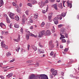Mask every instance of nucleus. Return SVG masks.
I'll use <instances>...</instances> for the list:
<instances>
[{
	"label": "nucleus",
	"mask_w": 79,
	"mask_h": 79,
	"mask_svg": "<svg viewBox=\"0 0 79 79\" xmlns=\"http://www.w3.org/2000/svg\"><path fill=\"white\" fill-rule=\"evenodd\" d=\"M37 77H39L40 79L41 77V79H48V77L45 74L39 75H38Z\"/></svg>",
	"instance_id": "nucleus-1"
},
{
	"label": "nucleus",
	"mask_w": 79,
	"mask_h": 79,
	"mask_svg": "<svg viewBox=\"0 0 79 79\" xmlns=\"http://www.w3.org/2000/svg\"><path fill=\"white\" fill-rule=\"evenodd\" d=\"M48 3V1L46 0L44 1V2L43 3L42 2H40L39 3V4L40 5V7L41 8H42L45 5L46 3Z\"/></svg>",
	"instance_id": "nucleus-2"
},
{
	"label": "nucleus",
	"mask_w": 79,
	"mask_h": 79,
	"mask_svg": "<svg viewBox=\"0 0 79 79\" xmlns=\"http://www.w3.org/2000/svg\"><path fill=\"white\" fill-rule=\"evenodd\" d=\"M1 44V47H2V48H5V49H8V47L5 44L4 41H2Z\"/></svg>",
	"instance_id": "nucleus-3"
},
{
	"label": "nucleus",
	"mask_w": 79,
	"mask_h": 79,
	"mask_svg": "<svg viewBox=\"0 0 79 79\" xmlns=\"http://www.w3.org/2000/svg\"><path fill=\"white\" fill-rule=\"evenodd\" d=\"M23 19L22 20V24L23 25H24L25 23V22L26 21V15H23Z\"/></svg>",
	"instance_id": "nucleus-4"
},
{
	"label": "nucleus",
	"mask_w": 79,
	"mask_h": 79,
	"mask_svg": "<svg viewBox=\"0 0 79 79\" xmlns=\"http://www.w3.org/2000/svg\"><path fill=\"white\" fill-rule=\"evenodd\" d=\"M44 35H50L51 34L50 31L49 30H48L46 31L44 30Z\"/></svg>",
	"instance_id": "nucleus-5"
},
{
	"label": "nucleus",
	"mask_w": 79,
	"mask_h": 79,
	"mask_svg": "<svg viewBox=\"0 0 79 79\" xmlns=\"http://www.w3.org/2000/svg\"><path fill=\"white\" fill-rule=\"evenodd\" d=\"M58 19H59V18L58 17H56L54 19V21L55 24H58Z\"/></svg>",
	"instance_id": "nucleus-6"
},
{
	"label": "nucleus",
	"mask_w": 79,
	"mask_h": 79,
	"mask_svg": "<svg viewBox=\"0 0 79 79\" xmlns=\"http://www.w3.org/2000/svg\"><path fill=\"white\" fill-rule=\"evenodd\" d=\"M44 32H45V31L44 30L43 31L41 32H40L39 33V37H43V35H45Z\"/></svg>",
	"instance_id": "nucleus-7"
},
{
	"label": "nucleus",
	"mask_w": 79,
	"mask_h": 79,
	"mask_svg": "<svg viewBox=\"0 0 79 79\" xmlns=\"http://www.w3.org/2000/svg\"><path fill=\"white\" fill-rule=\"evenodd\" d=\"M61 31H60V35H64V34L65 33V29H64V28H61Z\"/></svg>",
	"instance_id": "nucleus-8"
},
{
	"label": "nucleus",
	"mask_w": 79,
	"mask_h": 79,
	"mask_svg": "<svg viewBox=\"0 0 79 79\" xmlns=\"http://www.w3.org/2000/svg\"><path fill=\"white\" fill-rule=\"evenodd\" d=\"M9 16L11 18V19H14L15 18L13 17V16H15V14L13 13L10 12L9 14Z\"/></svg>",
	"instance_id": "nucleus-9"
},
{
	"label": "nucleus",
	"mask_w": 79,
	"mask_h": 79,
	"mask_svg": "<svg viewBox=\"0 0 79 79\" xmlns=\"http://www.w3.org/2000/svg\"><path fill=\"white\" fill-rule=\"evenodd\" d=\"M28 79H35V75L34 74L31 75L29 76Z\"/></svg>",
	"instance_id": "nucleus-10"
},
{
	"label": "nucleus",
	"mask_w": 79,
	"mask_h": 79,
	"mask_svg": "<svg viewBox=\"0 0 79 79\" xmlns=\"http://www.w3.org/2000/svg\"><path fill=\"white\" fill-rule=\"evenodd\" d=\"M67 4L68 6L70 7V8H72V4H71V3H69V1H68L67 2Z\"/></svg>",
	"instance_id": "nucleus-11"
},
{
	"label": "nucleus",
	"mask_w": 79,
	"mask_h": 79,
	"mask_svg": "<svg viewBox=\"0 0 79 79\" xmlns=\"http://www.w3.org/2000/svg\"><path fill=\"white\" fill-rule=\"evenodd\" d=\"M14 40L17 42H19L20 41V35H19V37L17 39H14Z\"/></svg>",
	"instance_id": "nucleus-12"
},
{
	"label": "nucleus",
	"mask_w": 79,
	"mask_h": 79,
	"mask_svg": "<svg viewBox=\"0 0 79 79\" xmlns=\"http://www.w3.org/2000/svg\"><path fill=\"white\" fill-rule=\"evenodd\" d=\"M38 50L39 53H44V50L40 49H38Z\"/></svg>",
	"instance_id": "nucleus-13"
},
{
	"label": "nucleus",
	"mask_w": 79,
	"mask_h": 79,
	"mask_svg": "<svg viewBox=\"0 0 79 79\" xmlns=\"http://www.w3.org/2000/svg\"><path fill=\"white\" fill-rule=\"evenodd\" d=\"M12 76H13V73H10L6 76V77H8V78H10V77H12Z\"/></svg>",
	"instance_id": "nucleus-14"
},
{
	"label": "nucleus",
	"mask_w": 79,
	"mask_h": 79,
	"mask_svg": "<svg viewBox=\"0 0 79 79\" xmlns=\"http://www.w3.org/2000/svg\"><path fill=\"white\" fill-rule=\"evenodd\" d=\"M31 47L35 51H36V50L37 49V47L35 46L34 45H32Z\"/></svg>",
	"instance_id": "nucleus-15"
},
{
	"label": "nucleus",
	"mask_w": 79,
	"mask_h": 79,
	"mask_svg": "<svg viewBox=\"0 0 79 79\" xmlns=\"http://www.w3.org/2000/svg\"><path fill=\"white\" fill-rule=\"evenodd\" d=\"M48 19H49V22H52V15H50L48 16Z\"/></svg>",
	"instance_id": "nucleus-16"
},
{
	"label": "nucleus",
	"mask_w": 79,
	"mask_h": 79,
	"mask_svg": "<svg viewBox=\"0 0 79 79\" xmlns=\"http://www.w3.org/2000/svg\"><path fill=\"white\" fill-rule=\"evenodd\" d=\"M3 0H0V7H1L2 6H3Z\"/></svg>",
	"instance_id": "nucleus-17"
},
{
	"label": "nucleus",
	"mask_w": 79,
	"mask_h": 79,
	"mask_svg": "<svg viewBox=\"0 0 79 79\" xmlns=\"http://www.w3.org/2000/svg\"><path fill=\"white\" fill-rule=\"evenodd\" d=\"M11 52H8L6 53V56L7 57H9L10 56H11Z\"/></svg>",
	"instance_id": "nucleus-18"
},
{
	"label": "nucleus",
	"mask_w": 79,
	"mask_h": 79,
	"mask_svg": "<svg viewBox=\"0 0 79 79\" xmlns=\"http://www.w3.org/2000/svg\"><path fill=\"white\" fill-rule=\"evenodd\" d=\"M58 6L60 7V8H61V9H62L63 8V6H62V3H60V4H59L58 5Z\"/></svg>",
	"instance_id": "nucleus-19"
},
{
	"label": "nucleus",
	"mask_w": 79,
	"mask_h": 79,
	"mask_svg": "<svg viewBox=\"0 0 79 79\" xmlns=\"http://www.w3.org/2000/svg\"><path fill=\"white\" fill-rule=\"evenodd\" d=\"M57 74V71H56V70L55 71H54L52 72V75H53V76H56Z\"/></svg>",
	"instance_id": "nucleus-20"
},
{
	"label": "nucleus",
	"mask_w": 79,
	"mask_h": 79,
	"mask_svg": "<svg viewBox=\"0 0 79 79\" xmlns=\"http://www.w3.org/2000/svg\"><path fill=\"white\" fill-rule=\"evenodd\" d=\"M38 18V14H35L34 15V18L35 19H37Z\"/></svg>",
	"instance_id": "nucleus-21"
},
{
	"label": "nucleus",
	"mask_w": 79,
	"mask_h": 79,
	"mask_svg": "<svg viewBox=\"0 0 79 79\" xmlns=\"http://www.w3.org/2000/svg\"><path fill=\"white\" fill-rule=\"evenodd\" d=\"M52 5L55 10H58V8H57V5H56V4H54Z\"/></svg>",
	"instance_id": "nucleus-22"
},
{
	"label": "nucleus",
	"mask_w": 79,
	"mask_h": 79,
	"mask_svg": "<svg viewBox=\"0 0 79 79\" xmlns=\"http://www.w3.org/2000/svg\"><path fill=\"white\" fill-rule=\"evenodd\" d=\"M14 26L15 27H16V28H18L19 27V26L17 23H15Z\"/></svg>",
	"instance_id": "nucleus-23"
},
{
	"label": "nucleus",
	"mask_w": 79,
	"mask_h": 79,
	"mask_svg": "<svg viewBox=\"0 0 79 79\" xmlns=\"http://www.w3.org/2000/svg\"><path fill=\"white\" fill-rule=\"evenodd\" d=\"M30 2L32 3V4H34V3H35V0H31Z\"/></svg>",
	"instance_id": "nucleus-24"
},
{
	"label": "nucleus",
	"mask_w": 79,
	"mask_h": 79,
	"mask_svg": "<svg viewBox=\"0 0 79 79\" xmlns=\"http://www.w3.org/2000/svg\"><path fill=\"white\" fill-rule=\"evenodd\" d=\"M15 19L16 21H18L19 19V16H16L15 17Z\"/></svg>",
	"instance_id": "nucleus-25"
},
{
	"label": "nucleus",
	"mask_w": 79,
	"mask_h": 79,
	"mask_svg": "<svg viewBox=\"0 0 79 79\" xmlns=\"http://www.w3.org/2000/svg\"><path fill=\"white\" fill-rule=\"evenodd\" d=\"M61 37L60 38V40H61L62 39H64L65 38V37H64V36L63 35H60Z\"/></svg>",
	"instance_id": "nucleus-26"
},
{
	"label": "nucleus",
	"mask_w": 79,
	"mask_h": 79,
	"mask_svg": "<svg viewBox=\"0 0 79 79\" xmlns=\"http://www.w3.org/2000/svg\"><path fill=\"white\" fill-rule=\"evenodd\" d=\"M26 37L27 40H28L29 39V35H26Z\"/></svg>",
	"instance_id": "nucleus-27"
},
{
	"label": "nucleus",
	"mask_w": 79,
	"mask_h": 79,
	"mask_svg": "<svg viewBox=\"0 0 79 79\" xmlns=\"http://www.w3.org/2000/svg\"><path fill=\"white\" fill-rule=\"evenodd\" d=\"M6 19L7 22L8 23H10V19H9L8 18V17H6Z\"/></svg>",
	"instance_id": "nucleus-28"
},
{
	"label": "nucleus",
	"mask_w": 79,
	"mask_h": 79,
	"mask_svg": "<svg viewBox=\"0 0 79 79\" xmlns=\"http://www.w3.org/2000/svg\"><path fill=\"white\" fill-rule=\"evenodd\" d=\"M19 50H20V47H17L15 48V50L17 52H19Z\"/></svg>",
	"instance_id": "nucleus-29"
},
{
	"label": "nucleus",
	"mask_w": 79,
	"mask_h": 79,
	"mask_svg": "<svg viewBox=\"0 0 79 79\" xmlns=\"http://www.w3.org/2000/svg\"><path fill=\"white\" fill-rule=\"evenodd\" d=\"M29 35H30V36H34L35 37H37V36H35V35H34L33 34L31 33H30L29 34Z\"/></svg>",
	"instance_id": "nucleus-30"
},
{
	"label": "nucleus",
	"mask_w": 79,
	"mask_h": 79,
	"mask_svg": "<svg viewBox=\"0 0 79 79\" xmlns=\"http://www.w3.org/2000/svg\"><path fill=\"white\" fill-rule=\"evenodd\" d=\"M62 16V17H65L66 16V13H62L61 14Z\"/></svg>",
	"instance_id": "nucleus-31"
},
{
	"label": "nucleus",
	"mask_w": 79,
	"mask_h": 79,
	"mask_svg": "<svg viewBox=\"0 0 79 79\" xmlns=\"http://www.w3.org/2000/svg\"><path fill=\"white\" fill-rule=\"evenodd\" d=\"M50 48H53L54 47V45L53 44H50Z\"/></svg>",
	"instance_id": "nucleus-32"
},
{
	"label": "nucleus",
	"mask_w": 79,
	"mask_h": 79,
	"mask_svg": "<svg viewBox=\"0 0 79 79\" xmlns=\"http://www.w3.org/2000/svg\"><path fill=\"white\" fill-rule=\"evenodd\" d=\"M45 25V23L44 22H43V23H42V24L41 25V26L42 27H44V25Z\"/></svg>",
	"instance_id": "nucleus-33"
},
{
	"label": "nucleus",
	"mask_w": 79,
	"mask_h": 79,
	"mask_svg": "<svg viewBox=\"0 0 79 79\" xmlns=\"http://www.w3.org/2000/svg\"><path fill=\"white\" fill-rule=\"evenodd\" d=\"M39 66V63H36L35 65V67H38Z\"/></svg>",
	"instance_id": "nucleus-34"
},
{
	"label": "nucleus",
	"mask_w": 79,
	"mask_h": 79,
	"mask_svg": "<svg viewBox=\"0 0 79 79\" xmlns=\"http://www.w3.org/2000/svg\"><path fill=\"white\" fill-rule=\"evenodd\" d=\"M29 12V10H27L25 11V13L27 15H28Z\"/></svg>",
	"instance_id": "nucleus-35"
},
{
	"label": "nucleus",
	"mask_w": 79,
	"mask_h": 79,
	"mask_svg": "<svg viewBox=\"0 0 79 79\" xmlns=\"http://www.w3.org/2000/svg\"><path fill=\"white\" fill-rule=\"evenodd\" d=\"M66 42V40L65 39L62 40V43H65Z\"/></svg>",
	"instance_id": "nucleus-36"
},
{
	"label": "nucleus",
	"mask_w": 79,
	"mask_h": 79,
	"mask_svg": "<svg viewBox=\"0 0 79 79\" xmlns=\"http://www.w3.org/2000/svg\"><path fill=\"white\" fill-rule=\"evenodd\" d=\"M58 17L59 18V19L60 20H61L62 19V17H61V15H59V16Z\"/></svg>",
	"instance_id": "nucleus-37"
},
{
	"label": "nucleus",
	"mask_w": 79,
	"mask_h": 79,
	"mask_svg": "<svg viewBox=\"0 0 79 79\" xmlns=\"http://www.w3.org/2000/svg\"><path fill=\"white\" fill-rule=\"evenodd\" d=\"M28 6H30V7H32V4H31L30 3H28L27 4Z\"/></svg>",
	"instance_id": "nucleus-38"
},
{
	"label": "nucleus",
	"mask_w": 79,
	"mask_h": 79,
	"mask_svg": "<svg viewBox=\"0 0 79 79\" xmlns=\"http://www.w3.org/2000/svg\"><path fill=\"white\" fill-rule=\"evenodd\" d=\"M54 71H55V69H52L51 70V73H53Z\"/></svg>",
	"instance_id": "nucleus-39"
},
{
	"label": "nucleus",
	"mask_w": 79,
	"mask_h": 79,
	"mask_svg": "<svg viewBox=\"0 0 79 79\" xmlns=\"http://www.w3.org/2000/svg\"><path fill=\"white\" fill-rule=\"evenodd\" d=\"M17 11H18V13H19V12H20V11H21V9H18L17 10Z\"/></svg>",
	"instance_id": "nucleus-40"
},
{
	"label": "nucleus",
	"mask_w": 79,
	"mask_h": 79,
	"mask_svg": "<svg viewBox=\"0 0 79 79\" xmlns=\"http://www.w3.org/2000/svg\"><path fill=\"white\" fill-rule=\"evenodd\" d=\"M68 50V48H65L64 50V52H66Z\"/></svg>",
	"instance_id": "nucleus-41"
},
{
	"label": "nucleus",
	"mask_w": 79,
	"mask_h": 79,
	"mask_svg": "<svg viewBox=\"0 0 79 79\" xmlns=\"http://www.w3.org/2000/svg\"><path fill=\"white\" fill-rule=\"evenodd\" d=\"M4 34L5 35H8V31H6L4 32Z\"/></svg>",
	"instance_id": "nucleus-42"
},
{
	"label": "nucleus",
	"mask_w": 79,
	"mask_h": 79,
	"mask_svg": "<svg viewBox=\"0 0 79 79\" xmlns=\"http://www.w3.org/2000/svg\"><path fill=\"white\" fill-rule=\"evenodd\" d=\"M30 23H33V20L32 19H30L29 21Z\"/></svg>",
	"instance_id": "nucleus-43"
},
{
	"label": "nucleus",
	"mask_w": 79,
	"mask_h": 79,
	"mask_svg": "<svg viewBox=\"0 0 79 79\" xmlns=\"http://www.w3.org/2000/svg\"><path fill=\"white\" fill-rule=\"evenodd\" d=\"M53 27L54 28H53V29L52 30V31L53 32H55V27Z\"/></svg>",
	"instance_id": "nucleus-44"
},
{
	"label": "nucleus",
	"mask_w": 79,
	"mask_h": 79,
	"mask_svg": "<svg viewBox=\"0 0 79 79\" xmlns=\"http://www.w3.org/2000/svg\"><path fill=\"white\" fill-rule=\"evenodd\" d=\"M25 31L26 32H28V33H30V32L29 31H28V30L27 29H26L25 30Z\"/></svg>",
	"instance_id": "nucleus-45"
},
{
	"label": "nucleus",
	"mask_w": 79,
	"mask_h": 79,
	"mask_svg": "<svg viewBox=\"0 0 79 79\" xmlns=\"http://www.w3.org/2000/svg\"><path fill=\"white\" fill-rule=\"evenodd\" d=\"M20 32H21L22 34L23 33V28H21V29H20Z\"/></svg>",
	"instance_id": "nucleus-46"
},
{
	"label": "nucleus",
	"mask_w": 79,
	"mask_h": 79,
	"mask_svg": "<svg viewBox=\"0 0 79 79\" xmlns=\"http://www.w3.org/2000/svg\"><path fill=\"white\" fill-rule=\"evenodd\" d=\"M50 2H51V3H53L54 2H55V0H49Z\"/></svg>",
	"instance_id": "nucleus-47"
},
{
	"label": "nucleus",
	"mask_w": 79,
	"mask_h": 79,
	"mask_svg": "<svg viewBox=\"0 0 79 79\" xmlns=\"http://www.w3.org/2000/svg\"><path fill=\"white\" fill-rule=\"evenodd\" d=\"M64 72H61V74L62 76H64Z\"/></svg>",
	"instance_id": "nucleus-48"
},
{
	"label": "nucleus",
	"mask_w": 79,
	"mask_h": 79,
	"mask_svg": "<svg viewBox=\"0 0 79 79\" xmlns=\"http://www.w3.org/2000/svg\"><path fill=\"white\" fill-rule=\"evenodd\" d=\"M62 26V24H60L58 25V27L59 28H60V27H61Z\"/></svg>",
	"instance_id": "nucleus-49"
},
{
	"label": "nucleus",
	"mask_w": 79,
	"mask_h": 79,
	"mask_svg": "<svg viewBox=\"0 0 79 79\" xmlns=\"http://www.w3.org/2000/svg\"><path fill=\"white\" fill-rule=\"evenodd\" d=\"M0 78H1V79H4L5 78V77H3L2 75L0 76Z\"/></svg>",
	"instance_id": "nucleus-50"
},
{
	"label": "nucleus",
	"mask_w": 79,
	"mask_h": 79,
	"mask_svg": "<svg viewBox=\"0 0 79 79\" xmlns=\"http://www.w3.org/2000/svg\"><path fill=\"white\" fill-rule=\"evenodd\" d=\"M53 55V52H52L50 53V55L52 56Z\"/></svg>",
	"instance_id": "nucleus-51"
},
{
	"label": "nucleus",
	"mask_w": 79,
	"mask_h": 79,
	"mask_svg": "<svg viewBox=\"0 0 79 79\" xmlns=\"http://www.w3.org/2000/svg\"><path fill=\"white\" fill-rule=\"evenodd\" d=\"M65 37H66V38H68V35L66 33H65Z\"/></svg>",
	"instance_id": "nucleus-52"
},
{
	"label": "nucleus",
	"mask_w": 79,
	"mask_h": 79,
	"mask_svg": "<svg viewBox=\"0 0 79 79\" xmlns=\"http://www.w3.org/2000/svg\"><path fill=\"white\" fill-rule=\"evenodd\" d=\"M27 63H31V60H28L27 61Z\"/></svg>",
	"instance_id": "nucleus-53"
},
{
	"label": "nucleus",
	"mask_w": 79,
	"mask_h": 79,
	"mask_svg": "<svg viewBox=\"0 0 79 79\" xmlns=\"http://www.w3.org/2000/svg\"><path fill=\"white\" fill-rule=\"evenodd\" d=\"M8 26L10 28H11V23L9 24Z\"/></svg>",
	"instance_id": "nucleus-54"
},
{
	"label": "nucleus",
	"mask_w": 79,
	"mask_h": 79,
	"mask_svg": "<svg viewBox=\"0 0 79 79\" xmlns=\"http://www.w3.org/2000/svg\"><path fill=\"white\" fill-rule=\"evenodd\" d=\"M2 25H3V23H0V26H1V27H2Z\"/></svg>",
	"instance_id": "nucleus-55"
},
{
	"label": "nucleus",
	"mask_w": 79,
	"mask_h": 79,
	"mask_svg": "<svg viewBox=\"0 0 79 79\" xmlns=\"http://www.w3.org/2000/svg\"><path fill=\"white\" fill-rule=\"evenodd\" d=\"M30 48V45L29 44L28 45H27V48H28V50H29V48Z\"/></svg>",
	"instance_id": "nucleus-56"
},
{
	"label": "nucleus",
	"mask_w": 79,
	"mask_h": 79,
	"mask_svg": "<svg viewBox=\"0 0 79 79\" xmlns=\"http://www.w3.org/2000/svg\"><path fill=\"white\" fill-rule=\"evenodd\" d=\"M65 2H66V1H64L63 2V5L64 6V7H65V6H64V3H65Z\"/></svg>",
	"instance_id": "nucleus-57"
},
{
	"label": "nucleus",
	"mask_w": 79,
	"mask_h": 79,
	"mask_svg": "<svg viewBox=\"0 0 79 79\" xmlns=\"http://www.w3.org/2000/svg\"><path fill=\"white\" fill-rule=\"evenodd\" d=\"M14 67H10L9 68L7 69H12L13 68H14Z\"/></svg>",
	"instance_id": "nucleus-58"
},
{
	"label": "nucleus",
	"mask_w": 79,
	"mask_h": 79,
	"mask_svg": "<svg viewBox=\"0 0 79 79\" xmlns=\"http://www.w3.org/2000/svg\"><path fill=\"white\" fill-rule=\"evenodd\" d=\"M9 66H7L6 67H2V69H5V68H7V67H9Z\"/></svg>",
	"instance_id": "nucleus-59"
},
{
	"label": "nucleus",
	"mask_w": 79,
	"mask_h": 79,
	"mask_svg": "<svg viewBox=\"0 0 79 79\" xmlns=\"http://www.w3.org/2000/svg\"><path fill=\"white\" fill-rule=\"evenodd\" d=\"M12 4L13 5V6H15L16 4H15V2H13L12 3Z\"/></svg>",
	"instance_id": "nucleus-60"
},
{
	"label": "nucleus",
	"mask_w": 79,
	"mask_h": 79,
	"mask_svg": "<svg viewBox=\"0 0 79 79\" xmlns=\"http://www.w3.org/2000/svg\"><path fill=\"white\" fill-rule=\"evenodd\" d=\"M15 61V60H14V59L11 60L10 61V63H12V62H13V61Z\"/></svg>",
	"instance_id": "nucleus-61"
},
{
	"label": "nucleus",
	"mask_w": 79,
	"mask_h": 79,
	"mask_svg": "<svg viewBox=\"0 0 79 79\" xmlns=\"http://www.w3.org/2000/svg\"><path fill=\"white\" fill-rule=\"evenodd\" d=\"M43 13L44 14H45V13H46V11L45 10H43Z\"/></svg>",
	"instance_id": "nucleus-62"
},
{
	"label": "nucleus",
	"mask_w": 79,
	"mask_h": 79,
	"mask_svg": "<svg viewBox=\"0 0 79 79\" xmlns=\"http://www.w3.org/2000/svg\"><path fill=\"white\" fill-rule=\"evenodd\" d=\"M15 6V8H18V4H16Z\"/></svg>",
	"instance_id": "nucleus-63"
},
{
	"label": "nucleus",
	"mask_w": 79,
	"mask_h": 79,
	"mask_svg": "<svg viewBox=\"0 0 79 79\" xmlns=\"http://www.w3.org/2000/svg\"><path fill=\"white\" fill-rule=\"evenodd\" d=\"M67 44H69L70 43V42L69 41V40H68L67 41Z\"/></svg>",
	"instance_id": "nucleus-64"
}]
</instances>
